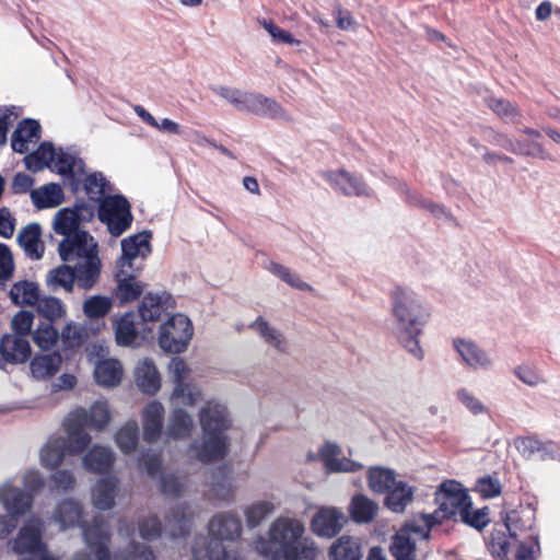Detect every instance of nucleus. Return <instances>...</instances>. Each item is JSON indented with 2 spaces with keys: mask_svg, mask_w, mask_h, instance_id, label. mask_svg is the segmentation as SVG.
<instances>
[{
  "mask_svg": "<svg viewBox=\"0 0 560 560\" xmlns=\"http://www.w3.org/2000/svg\"><path fill=\"white\" fill-rule=\"evenodd\" d=\"M388 299L397 341L415 359L422 360L420 337L431 318L429 305L416 290L401 284L392 288Z\"/></svg>",
  "mask_w": 560,
  "mask_h": 560,
  "instance_id": "1",
  "label": "nucleus"
},
{
  "mask_svg": "<svg viewBox=\"0 0 560 560\" xmlns=\"http://www.w3.org/2000/svg\"><path fill=\"white\" fill-rule=\"evenodd\" d=\"M198 418L202 440L190 445L189 455L203 463L222 458L229 445L225 432L232 425L226 406L217 399L207 400L200 407Z\"/></svg>",
  "mask_w": 560,
  "mask_h": 560,
  "instance_id": "2",
  "label": "nucleus"
},
{
  "mask_svg": "<svg viewBox=\"0 0 560 560\" xmlns=\"http://www.w3.org/2000/svg\"><path fill=\"white\" fill-rule=\"evenodd\" d=\"M59 255L63 261L77 269V282L83 289L92 288L98 280L101 259L94 237L85 231L65 237L59 244Z\"/></svg>",
  "mask_w": 560,
  "mask_h": 560,
  "instance_id": "3",
  "label": "nucleus"
},
{
  "mask_svg": "<svg viewBox=\"0 0 560 560\" xmlns=\"http://www.w3.org/2000/svg\"><path fill=\"white\" fill-rule=\"evenodd\" d=\"M112 421V412L106 400H97L89 408L72 411L66 420V432L69 433L71 453H82L92 441L85 428L92 431L105 430Z\"/></svg>",
  "mask_w": 560,
  "mask_h": 560,
  "instance_id": "4",
  "label": "nucleus"
},
{
  "mask_svg": "<svg viewBox=\"0 0 560 560\" xmlns=\"http://www.w3.org/2000/svg\"><path fill=\"white\" fill-rule=\"evenodd\" d=\"M303 523L293 517H278L269 527L270 541L259 538L255 544L258 553L270 557L272 555L283 556L285 551L300 539L304 534Z\"/></svg>",
  "mask_w": 560,
  "mask_h": 560,
  "instance_id": "5",
  "label": "nucleus"
},
{
  "mask_svg": "<svg viewBox=\"0 0 560 560\" xmlns=\"http://www.w3.org/2000/svg\"><path fill=\"white\" fill-rule=\"evenodd\" d=\"M435 502L438 509L432 514L421 515L429 518L431 527L444 520L459 516L466 508H469L470 498L458 481L446 480L439 486L435 492Z\"/></svg>",
  "mask_w": 560,
  "mask_h": 560,
  "instance_id": "6",
  "label": "nucleus"
},
{
  "mask_svg": "<svg viewBox=\"0 0 560 560\" xmlns=\"http://www.w3.org/2000/svg\"><path fill=\"white\" fill-rule=\"evenodd\" d=\"M27 170L38 172L45 167L61 175L77 176L81 171V162L63 152L56 150L50 143H42L38 149L24 158Z\"/></svg>",
  "mask_w": 560,
  "mask_h": 560,
  "instance_id": "7",
  "label": "nucleus"
},
{
  "mask_svg": "<svg viewBox=\"0 0 560 560\" xmlns=\"http://www.w3.org/2000/svg\"><path fill=\"white\" fill-rule=\"evenodd\" d=\"M194 336V326L188 316L176 313L166 318L158 331L160 348L170 353L186 351Z\"/></svg>",
  "mask_w": 560,
  "mask_h": 560,
  "instance_id": "8",
  "label": "nucleus"
},
{
  "mask_svg": "<svg viewBox=\"0 0 560 560\" xmlns=\"http://www.w3.org/2000/svg\"><path fill=\"white\" fill-rule=\"evenodd\" d=\"M32 494L13 486L11 481L0 485V503L7 515H0V538L12 533L18 525V518L32 506Z\"/></svg>",
  "mask_w": 560,
  "mask_h": 560,
  "instance_id": "9",
  "label": "nucleus"
},
{
  "mask_svg": "<svg viewBox=\"0 0 560 560\" xmlns=\"http://www.w3.org/2000/svg\"><path fill=\"white\" fill-rule=\"evenodd\" d=\"M430 530L429 518L421 515L406 523L393 537L392 555L396 560H412L417 541L428 539Z\"/></svg>",
  "mask_w": 560,
  "mask_h": 560,
  "instance_id": "10",
  "label": "nucleus"
},
{
  "mask_svg": "<svg viewBox=\"0 0 560 560\" xmlns=\"http://www.w3.org/2000/svg\"><path fill=\"white\" fill-rule=\"evenodd\" d=\"M208 537H198L197 539H206L205 547H212L217 551H222L224 548L231 556H237V552L232 550L229 545L238 538L242 532L240 518L231 513H222L212 517L209 522Z\"/></svg>",
  "mask_w": 560,
  "mask_h": 560,
  "instance_id": "11",
  "label": "nucleus"
},
{
  "mask_svg": "<svg viewBox=\"0 0 560 560\" xmlns=\"http://www.w3.org/2000/svg\"><path fill=\"white\" fill-rule=\"evenodd\" d=\"M98 218L107 225L109 233L117 237L131 225L130 205L122 196H107L100 203Z\"/></svg>",
  "mask_w": 560,
  "mask_h": 560,
  "instance_id": "12",
  "label": "nucleus"
},
{
  "mask_svg": "<svg viewBox=\"0 0 560 560\" xmlns=\"http://www.w3.org/2000/svg\"><path fill=\"white\" fill-rule=\"evenodd\" d=\"M42 529L43 524L36 517L30 518L20 529L14 540L13 550L20 555L31 556L30 559L22 560H58L46 550L42 541Z\"/></svg>",
  "mask_w": 560,
  "mask_h": 560,
  "instance_id": "13",
  "label": "nucleus"
},
{
  "mask_svg": "<svg viewBox=\"0 0 560 560\" xmlns=\"http://www.w3.org/2000/svg\"><path fill=\"white\" fill-rule=\"evenodd\" d=\"M453 347L462 362L472 370L488 371L494 365V361L489 352L472 339L455 338Z\"/></svg>",
  "mask_w": 560,
  "mask_h": 560,
  "instance_id": "14",
  "label": "nucleus"
},
{
  "mask_svg": "<svg viewBox=\"0 0 560 560\" xmlns=\"http://www.w3.org/2000/svg\"><path fill=\"white\" fill-rule=\"evenodd\" d=\"M115 341L120 347H135L140 345L147 336V329L140 328L137 315L126 312L113 318Z\"/></svg>",
  "mask_w": 560,
  "mask_h": 560,
  "instance_id": "15",
  "label": "nucleus"
},
{
  "mask_svg": "<svg viewBox=\"0 0 560 560\" xmlns=\"http://www.w3.org/2000/svg\"><path fill=\"white\" fill-rule=\"evenodd\" d=\"M176 303L174 298L165 292L147 293L138 306V313L142 323H154L162 318L163 315L175 310Z\"/></svg>",
  "mask_w": 560,
  "mask_h": 560,
  "instance_id": "16",
  "label": "nucleus"
},
{
  "mask_svg": "<svg viewBox=\"0 0 560 560\" xmlns=\"http://www.w3.org/2000/svg\"><path fill=\"white\" fill-rule=\"evenodd\" d=\"M491 552L498 556H508L510 552L515 551L516 560H532L536 549L537 542L529 537L524 541L506 538L503 534H493L490 541Z\"/></svg>",
  "mask_w": 560,
  "mask_h": 560,
  "instance_id": "17",
  "label": "nucleus"
},
{
  "mask_svg": "<svg viewBox=\"0 0 560 560\" xmlns=\"http://www.w3.org/2000/svg\"><path fill=\"white\" fill-rule=\"evenodd\" d=\"M151 237L149 231H142L121 241V257L118 268L130 269L137 258H147L151 253Z\"/></svg>",
  "mask_w": 560,
  "mask_h": 560,
  "instance_id": "18",
  "label": "nucleus"
},
{
  "mask_svg": "<svg viewBox=\"0 0 560 560\" xmlns=\"http://www.w3.org/2000/svg\"><path fill=\"white\" fill-rule=\"evenodd\" d=\"M346 521V515L341 510L322 506L312 518L311 528L315 535L330 538L341 530Z\"/></svg>",
  "mask_w": 560,
  "mask_h": 560,
  "instance_id": "19",
  "label": "nucleus"
},
{
  "mask_svg": "<svg viewBox=\"0 0 560 560\" xmlns=\"http://www.w3.org/2000/svg\"><path fill=\"white\" fill-rule=\"evenodd\" d=\"M105 328V322H86L79 324L70 320L63 325L60 331V339L66 348H78L91 337L101 334Z\"/></svg>",
  "mask_w": 560,
  "mask_h": 560,
  "instance_id": "20",
  "label": "nucleus"
},
{
  "mask_svg": "<svg viewBox=\"0 0 560 560\" xmlns=\"http://www.w3.org/2000/svg\"><path fill=\"white\" fill-rule=\"evenodd\" d=\"M325 180L337 191L347 196H371L372 190L362 178L345 170L329 171L323 174Z\"/></svg>",
  "mask_w": 560,
  "mask_h": 560,
  "instance_id": "21",
  "label": "nucleus"
},
{
  "mask_svg": "<svg viewBox=\"0 0 560 560\" xmlns=\"http://www.w3.org/2000/svg\"><path fill=\"white\" fill-rule=\"evenodd\" d=\"M240 112L267 116L270 118H287V112L275 100L252 92H243Z\"/></svg>",
  "mask_w": 560,
  "mask_h": 560,
  "instance_id": "22",
  "label": "nucleus"
},
{
  "mask_svg": "<svg viewBox=\"0 0 560 560\" xmlns=\"http://www.w3.org/2000/svg\"><path fill=\"white\" fill-rule=\"evenodd\" d=\"M52 520L59 525L61 530L80 527L83 532L85 528L92 527V525L88 526L84 522L83 506L73 499H66L59 502L54 512Z\"/></svg>",
  "mask_w": 560,
  "mask_h": 560,
  "instance_id": "23",
  "label": "nucleus"
},
{
  "mask_svg": "<svg viewBox=\"0 0 560 560\" xmlns=\"http://www.w3.org/2000/svg\"><path fill=\"white\" fill-rule=\"evenodd\" d=\"M165 408L158 400L149 401L141 411L143 439L147 442H156L162 434Z\"/></svg>",
  "mask_w": 560,
  "mask_h": 560,
  "instance_id": "24",
  "label": "nucleus"
},
{
  "mask_svg": "<svg viewBox=\"0 0 560 560\" xmlns=\"http://www.w3.org/2000/svg\"><path fill=\"white\" fill-rule=\"evenodd\" d=\"M342 451L335 443L326 442L318 450V456L327 470L334 472H352L362 468L358 462L341 457Z\"/></svg>",
  "mask_w": 560,
  "mask_h": 560,
  "instance_id": "25",
  "label": "nucleus"
},
{
  "mask_svg": "<svg viewBox=\"0 0 560 560\" xmlns=\"http://www.w3.org/2000/svg\"><path fill=\"white\" fill-rule=\"evenodd\" d=\"M94 380L104 388H113L120 385L124 377V368L115 358H100L94 362Z\"/></svg>",
  "mask_w": 560,
  "mask_h": 560,
  "instance_id": "26",
  "label": "nucleus"
},
{
  "mask_svg": "<svg viewBox=\"0 0 560 560\" xmlns=\"http://www.w3.org/2000/svg\"><path fill=\"white\" fill-rule=\"evenodd\" d=\"M195 430V419L191 412L182 407L171 408L165 428V434L172 440H186Z\"/></svg>",
  "mask_w": 560,
  "mask_h": 560,
  "instance_id": "27",
  "label": "nucleus"
},
{
  "mask_svg": "<svg viewBox=\"0 0 560 560\" xmlns=\"http://www.w3.org/2000/svg\"><path fill=\"white\" fill-rule=\"evenodd\" d=\"M510 539L516 540L520 534L529 530L535 523V512L529 506H521L520 509L501 513Z\"/></svg>",
  "mask_w": 560,
  "mask_h": 560,
  "instance_id": "28",
  "label": "nucleus"
},
{
  "mask_svg": "<svg viewBox=\"0 0 560 560\" xmlns=\"http://www.w3.org/2000/svg\"><path fill=\"white\" fill-rule=\"evenodd\" d=\"M136 385L145 394L154 395L161 389V376L150 359H141L135 368Z\"/></svg>",
  "mask_w": 560,
  "mask_h": 560,
  "instance_id": "29",
  "label": "nucleus"
},
{
  "mask_svg": "<svg viewBox=\"0 0 560 560\" xmlns=\"http://www.w3.org/2000/svg\"><path fill=\"white\" fill-rule=\"evenodd\" d=\"M115 296L120 304L136 301L144 291V284L129 272V269L118 268Z\"/></svg>",
  "mask_w": 560,
  "mask_h": 560,
  "instance_id": "30",
  "label": "nucleus"
},
{
  "mask_svg": "<svg viewBox=\"0 0 560 560\" xmlns=\"http://www.w3.org/2000/svg\"><path fill=\"white\" fill-rule=\"evenodd\" d=\"M115 462V454L108 446L95 444L83 456V467L92 472H108Z\"/></svg>",
  "mask_w": 560,
  "mask_h": 560,
  "instance_id": "31",
  "label": "nucleus"
},
{
  "mask_svg": "<svg viewBox=\"0 0 560 560\" xmlns=\"http://www.w3.org/2000/svg\"><path fill=\"white\" fill-rule=\"evenodd\" d=\"M0 354L5 362L22 363L31 355V345L26 338L7 335L1 340Z\"/></svg>",
  "mask_w": 560,
  "mask_h": 560,
  "instance_id": "32",
  "label": "nucleus"
},
{
  "mask_svg": "<svg viewBox=\"0 0 560 560\" xmlns=\"http://www.w3.org/2000/svg\"><path fill=\"white\" fill-rule=\"evenodd\" d=\"M69 433L66 438L50 439L39 452V462L43 467L54 469L58 467L65 458V455L72 454L69 450Z\"/></svg>",
  "mask_w": 560,
  "mask_h": 560,
  "instance_id": "33",
  "label": "nucleus"
},
{
  "mask_svg": "<svg viewBox=\"0 0 560 560\" xmlns=\"http://www.w3.org/2000/svg\"><path fill=\"white\" fill-rule=\"evenodd\" d=\"M40 138V126L36 120L24 119L21 121L12 136V149L15 152L24 153L30 145L37 143Z\"/></svg>",
  "mask_w": 560,
  "mask_h": 560,
  "instance_id": "34",
  "label": "nucleus"
},
{
  "mask_svg": "<svg viewBox=\"0 0 560 560\" xmlns=\"http://www.w3.org/2000/svg\"><path fill=\"white\" fill-rule=\"evenodd\" d=\"M118 533L122 538H130V542L125 549L117 552L112 560H153L154 555L149 547L135 542L133 528L124 524L119 527Z\"/></svg>",
  "mask_w": 560,
  "mask_h": 560,
  "instance_id": "35",
  "label": "nucleus"
},
{
  "mask_svg": "<svg viewBox=\"0 0 560 560\" xmlns=\"http://www.w3.org/2000/svg\"><path fill=\"white\" fill-rule=\"evenodd\" d=\"M119 481L116 477L101 479L92 489V504L98 510H109L115 505Z\"/></svg>",
  "mask_w": 560,
  "mask_h": 560,
  "instance_id": "36",
  "label": "nucleus"
},
{
  "mask_svg": "<svg viewBox=\"0 0 560 560\" xmlns=\"http://www.w3.org/2000/svg\"><path fill=\"white\" fill-rule=\"evenodd\" d=\"M63 199L61 186L55 183L45 184L31 191V200L39 210L56 208L63 202Z\"/></svg>",
  "mask_w": 560,
  "mask_h": 560,
  "instance_id": "37",
  "label": "nucleus"
},
{
  "mask_svg": "<svg viewBox=\"0 0 560 560\" xmlns=\"http://www.w3.org/2000/svg\"><path fill=\"white\" fill-rule=\"evenodd\" d=\"M203 400L202 389L195 383L178 384L173 386L170 395V406L173 407H195Z\"/></svg>",
  "mask_w": 560,
  "mask_h": 560,
  "instance_id": "38",
  "label": "nucleus"
},
{
  "mask_svg": "<svg viewBox=\"0 0 560 560\" xmlns=\"http://www.w3.org/2000/svg\"><path fill=\"white\" fill-rule=\"evenodd\" d=\"M40 298L38 283L30 280L16 281L10 290V299L18 306L35 307Z\"/></svg>",
  "mask_w": 560,
  "mask_h": 560,
  "instance_id": "39",
  "label": "nucleus"
},
{
  "mask_svg": "<svg viewBox=\"0 0 560 560\" xmlns=\"http://www.w3.org/2000/svg\"><path fill=\"white\" fill-rule=\"evenodd\" d=\"M35 311L48 323L62 320L68 315V307L66 303L54 295H40L35 305Z\"/></svg>",
  "mask_w": 560,
  "mask_h": 560,
  "instance_id": "40",
  "label": "nucleus"
},
{
  "mask_svg": "<svg viewBox=\"0 0 560 560\" xmlns=\"http://www.w3.org/2000/svg\"><path fill=\"white\" fill-rule=\"evenodd\" d=\"M62 357L58 352L34 357L31 361L32 375L37 380H47L54 376L61 368Z\"/></svg>",
  "mask_w": 560,
  "mask_h": 560,
  "instance_id": "41",
  "label": "nucleus"
},
{
  "mask_svg": "<svg viewBox=\"0 0 560 560\" xmlns=\"http://www.w3.org/2000/svg\"><path fill=\"white\" fill-rule=\"evenodd\" d=\"M18 241L27 256L33 259L42 258L44 244L40 240V228L38 224L33 223L23 228L18 235Z\"/></svg>",
  "mask_w": 560,
  "mask_h": 560,
  "instance_id": "42",
  "label": "nucleus"
},
{
  "mask_svg": "<svg viewBox=\"0 0 560 560\" xmlns=\"http://www.w3.org/2000/svg\"><path fill=\"white\" fill-rule=\"evenodd\" d=\"M328 556L330 560H360L362 550L358 539L343 535L330 546Z\"/></svg>",
  "mask_w": 560,
  "mask_h": 560,
  "instance_id": "43",
  "label": "nucleus"
},
{
  "mask_svg": "<svg viewBox=\"0 0 560 560\" xmlns=\"http://www.w3.org/2000/svg\"><path fill=\"white\" fill-rule=\"evenodd\" d=\"M319 550L315 541L308 537H301L283 556L272 555V560H316Z\"/></svg>",
  "mask_w": 560,
  "mask_h": 560,
  "instance_id": "44",
  "label": "nucleus"
},
{
  "mask_svg": "<svg viewBox=\"0 0 560 560\" xmlns=\"http://www.w3.org/2000/svg\"><path fill=\"white\" fill-rule=\"evenodd\" d=\"M377 512V503L363 494L354 495L349 505L350 516L355 523L360 524L372 522Z\"/></svg>",
  "mask_w": 560,
  "mask_h": 560,
  "instance_id": "45",
  "label": "nucleus"
},
{
  "mask_svg": "<svg viewBox=\"0 0 560 560\" xmlns=\"http://www.w3.org/2000/svg\"><path fill=\"white\" fill-rule=\"evenodd\" d=\"M77 281V269L67 265H61L57 268L51 269L46 276V285L55 291L58 288H62L67 292H71Z\"/></svg>",
  "mask_w": 560,
  "mask_h": 560,
  "instance_id": "46",
  "label": "nucleus"
},
{
  "mask_svg": "<svg viewBox=\"0 0 560 560\" xmlns=\"http://www.w3.org/2000/svg\"><path fill=\"white\" fill-rule=\"evenodd\" d=\"M385 498V505L395 513H401L413 499V489L406 482L397 480Z\"/></svg>",
  "mask_w": 560,
  "mask_h": 560,
  "instance_id": "47",
  "label": "nucleus"
},
{
  "mask_svg": "<svg viewBox=\"0 0 560 560\" xmlns=\"http://www.w3.org/2000/svg\"><path fill=\"white\" fill-rule=\"evenodd\" d=\"M397 482L395 471L382 466L371 467L368 471V483L375 493H386Z\"/></svg>",
  "mask_w": 560,
  "mask_h": 560,
  "instance_id": "48",
  "label": "nucleus"
},
{
  "mask_svg": "<svg viewBox=\"0 0 560 560\" xmlns=\"http://www.w3.org/2000/svg\"><path fill=\"white\" fill-rule=\"evenodd\" d=\"M250 327L266 343L277 351L285 352L288 350V342L283 335L278 329L270 326L264 318H257Z\"/></svg>",
  "mask_w": 560,
  "mask_h": 560,
  "instance_id": "49",
  "label": "nucleus"
},
{
  "mask_svg": "<svg viewBox=\"0 0 560 560\" xmlns=\"http://www.w3.org/2000/svg\"><path fill=\"white\" fill-rule=\"evenodd\" d=\"M113 301L103 295H93L83 302L82 310L89 322H104V317L112 311Z\"/></svg>",
  "mask_w": 560,
  "mask_h": 560,
  "instance_id": "50",
  "label": "nucleus"
},
{
  "mask_svg": "<svg viewBox=\"0 0 560 560\" xmlns=\"http://www.w3.org/2000/svg\"><path fill=\"white\" fill-rule=\"evenodd\" d=\"M60 338V332L54 323L39 322L32 331V339L35 346L42 350L54 348Z\"/></svg>",
  "mask_w": 560,
  "mask_h": 560,
  "instance_id": "51",
  "label": "nucleus"
},
{
  "mask_svg": "<svg viewBox=\"0 0 560 560\" xmlns=\"http://www.w3.org/2000/svg\"><path fill=\"white\" fill-rule=\"evenodd\" d=\"M138 423L133 420L126 422L116 431L114 440L124 454H129L136 450L138 445Z\"/></svg>",
  "mask_w": 560,
  "mask_h": 560,
  "instance_id": "52",
  "label": "nucleus"
},
{
  "mask_svg": "<svg viewBox=\"0 0 560 560\" xmlns=\"http://www.w3.org/2000/svg\"><path fill=\"white\" fill-rule=\"evenodd\" d=\"M133 110L145 124L159 130L160 132L174 136H180L183 133L182 126L170 118L158 120L141 105H136Z\"/></svg>",
  "mask_w": 560,
  "mask_h": 560,
  "instance_id": "53",
  "label": "nucleus"
},
{
  "mask_svg": "<svg viewBox=\"0 0 560 560\" xmlns=\"http://www.w3.org/2000/svg\"><path fill=\"white\" fill-rule=\"evenodd\" d=\"M52 226L57 234L63 235L65 237L81 231L79 229V217L77 211L68 208L60 209L55 214Z\"/></svg>",
  "mask_w": 560,
  "mask_h": 560,
  "instance_id": "54",
  "label": "nucleus"
},
{
  "mask_svg": "<svg viewBox=\"0 0 560 560\" xmlns=\"http://www.w3.org/2000/svg\"><path fill=\"white\" fill-rule=\"evenodd\" d=\"M487 106L501 119L506 122L518 124L521 121V113L516 106L510 101L489 96L486 98Z\"/></svg>",
  "mask_w": 560,
  "mask_h": 560,
  "instance_id": "55",
  "label": "nucleus"
},
{
  "mask_svg": "<svg viewBox=\"0 0 560 560\" xmlns=\"http://www.w3.org/2000/svg\"><path fill=\"white\" fill-rule=\"evenodd\" d=\"M275 511L276 504L271 500H259L246 506L244 515L247 525L256 527Z\"/></svg>",
  "mask_w": 560,
  "mask_h": 560,
  "instance_id": "56",
  "label": "nucleus"
},
{
  "mask_svg": "<svg viewBox=\"0 0 560 560\" xmlns=\"http://www.w3.org/2000/svg\"><path fill=\"white\" fill-rule=\"evenodd\" d=\"M493 142L516 154H526L542 159L546 156L545 150L539 143H533L530 147H525V144L520 141L515 142L504 135H497Z\"/></svg>",
  "mask_w": 560,
  "mask_h": 560,
  "instance_id": "57",
  "label": "nucleus"
},
{
  "mask_svg": "<svg viewBox=\"0 0 560 560\" xmlns=\"http://www.w3.org/2000/svg\"><path fill=\"white\" fill-rule=\"evenodd\" d=\"M192 514L185 506H178L172 511L167 520V528L172 536L185 535L189 529Z\"/></svg>",
  "mask_w": 560,
  "mask_h": 560,
  "instance_id": "58",
  "label": "nucleus"
},
{
  "mask_svg": "<svg viewBox=\"0 0 560 560\" xmlns=\"http://www.w3.org/2000/svg\"><path fill=\"white\" fill-rule=\"evenodd\" d=\"M268 270L276 277L280 278L282 281L288 283L290 287L301 290V291H307L311 290V285L303 281L300 276L292 271L291 269L271 261L268 265Z\"/></svg>",
  "mask_w": 560,
  "mask_h": 560,
  "instance_id": "59",
  "label": "nucleus"
},
{
  "mask_svg": "<svg viewBox=\"0 0 560 560\" xmlns=\"http://www.w3.org/2000/svg\"><path fill=\"white\" fill-rule=\"evenodd\" d=\"M268 270L276 277L280 278L282 281L288 283L290 287L301 290V291H307L311 290V285L303 281L300 276L292 271L291 269L271 261L268 265Z\"/></svg>",
  "mask_w": 560,
  "mask_h": 560,
  "instance_id": "60",
  "label": "nucleus"
},
{
  "mask_svg": "<svg viewBox=\"0 0 560 560\" xmlns=\"http://www.w3.org/2000/svg\"><path fill=\"white\" fill-rule=\"evenodd\" d=\"M260 26L269 34L271 40L275 44H287L291 46L301 45V40L296 39L292 33L279 27L276 23L270 20H259Z\"/></svg>",
  "mask_w": 560,
  "mask_h": 560,
  "instance_id": "61",
  "label": "nucleus"
},
{
  "mask_svg": "<svg viewBox=\"0 0 560 560\" xmlns=\"http://www.w3.org/2000/svg\"><path fill=\"white\" fill-rule=\"evenodd\" d=\"M83 166L78 172L77 176H72L74 179L83 182L85 190L92 196H101L105 191L106 179L101 173H91L85 175L84 178Z\"/></svg>",
  "mask_w": 560,
  "mask_h": 560,
  "instance_id": "62",
  "label": "nucleus"
},
{
  "mask_svg": "<svg viewBox=\"0 0 560 560\" xmlns=\"http://www.w3.org/2000/svg\"><path fill=\"white\" fill-rule=\"evenodd\" d=\"M459 517L463 523L479 530L486 527L490 522L488 508L474 510L471 504L463 511Z\"/></svg>",
  "mask_w": 560,
  "mask_h": 560,
  "instance_id": "63",
  "label": "nucleus"
},
{
  "mask_svg": "<svg viewBox=\"0 0 560 560\" xmlns=\"http://www.w3.org/2000/svg\"><path fill=\"white\" fill-rule=\"evenodd\" d=\"M34 314L30 311H19L11 319V328L14 335L26 338L32 335Z\"/></svg>",
  "mask_w": 560,
  "mask_h": 560,
  "instance_id": "64",
  "label": "nucleus"
}]
</instances>
